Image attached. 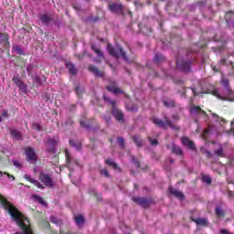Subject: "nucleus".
<instances>
[{
    "label": "nucleus",
    "instance_id": "obj_1",
    "mask_svg": "<svg viewBox=\"0 0 234 234\" xmlns=\"http://www.w3.org/2000/svg\"><path fill=\"white\" fill-rule=\"evenodd\" d=\"M221 84L225 88L226 92L222 91V89H214L212 91L213 96H216L218 100H226V96L231 92L229 90V80L228 79H221Z\"/></svg>",
    "mask_w": 234,
    "mask_h": 234
},
{
    "label": "nucleus",
    "instance_id": "obj_2",
    "mask_svg": "<svg viewBox=\"0 0 234 234\" xmlns=\"http://www.w3.org/2000/svg\"><path fill=\"white\" fill-rule=\"evenodd\" d=\"M107 48H108L109 54L111 56H112L113 58H120V56H121V58H122V59H124V61H127V55L125 54L123 49L122 48H120V46L112 48V46L111 44H108Z\"/></svg>",
    "mask_w": 234,
    "mask_h": 234
},
{
    "label": "nucleus",
    "instance_id": "obj_3",
    "mask_svg": "<svg viewBox=\"0 0 234 234\" xmlns=\"http://www.w3.org/2000/svg\"><path fill=\"white\" fill-rule=\"evenodd\" d=\"M103 100L105 101H108V103H111V105H112V114L114 116V118H116V120H118V122H123V112H122V111L118 110L116 108V101H112L111 99H109V97L103 95Z\"/></svg>",
    "mask_w": 234,
    "mask_h": 234
},
{
    "label": "nucleus",
    "instance_id": "obj_4",
    "mask_svg": "<svg viewBox=\"0 0 234 234\" xmlns=\"http://www.w3.org/2000/svg\"><path fill=\"white\" fill-rule=\"evenodd\" d=\"M153 122L155 125H157V127H162L163 129H167V127H171L172 129H175L173 123L171 122V121H169V119H167L166 116H165V122L164 121L156 117L153 118Z\"/></svg>",
    "mask_w": 234,
    "mask_h": 234
},
{
    "label": "nucleus",
    "instance_id": "obj_5",
    "mask_svg": "<svg viewBox=\"0 0 234 234\" xmlns=\"http://www.w3.org/2000/svg\"><path fill=\"white\" fill-rule=\"evenodd\" d=\"M176 67L184 72H189V70H191V61H186L182 58H178L176 60Z\"/></svg>",
    "mask_w": 234,
    "mask_h": 234
},
{
    "label": "nucleus",
    "instance_id": "obj_6",
    "mask_svg": "<svg viewBox=\"0 0 234 234\" xmlns=\"http://www.w3.org/2000/svg\"><path fill=\"white\" fill-rule=\"evenodd\" d=\"M38 180L42 182L46 187H54V183L52 182V178H50L49 175L40 174Z\"/></svg>",
    "mask_w": 234,
    "mask_h": 234
},
{
    "label": "nucleus",
    "instance_id": "obj_7",
    "mask_svg": "<svg viewBox=\"0 0 234 234\" xmlns=\"http://www.w3.org/2000/svg\"><path fill=\"white\" fill-rule=\"evenodd\" d=\"M26 154L27 162H29L30 164H36V162H37V155H36V152L33 148H26Z\"/></svg>",
    "mask_w": 234,
    "mask_h": 234
},
{
    "label": "nucleus",
    "instance_id": "obj_8",
    "mask_svg": "<svg viewBox=\"0 0 234 234\" xmlns=\"http://www.w3.org/2000/svg\"><path fill=\"white\" fill-rule=\"evenodd\" d=\"M25 180H27V182H30L33 184V186H36L38 187V189H45V186L39 183V181L32 179V176L30 175H25L24 176Z\"/></svg>",
    "mask_w": 234,
    "mask_h": 234
},
{
    "label": "nucleus",
    "instance_id": "obj_9",
    "mask_svg": "<svg viewBox=\"0 0 234 234\" xmlns=\"http://www.w3.org/2000/svg\"><path fill=\"white\" fill-rule=\"evenodd\" d=\"M107 90H110V92H113V94H122V90L118 88V84L116 82H113L112 85L106 87Z\"/></svg>",
    "mask_w": 234,
    "mask_h": 234
},
{
    "label": "nucleus",
    "instance_id": "obj_10",
    "mask_svg": "<svg viewBox=\"0 0 234 234\" xmlns=\"http://www.w3.org/2000/svg\"><path fill=\"white\" fill-rule=\"evenodd\" d=\"M169 193L170 195H173L176 198H179V200H184V194L180 192V190H176L173 187H169Z\"/></svg>",
    "mask_w": 234,
    "mask_h": 234
},
{
    "label": "nucleus",
    "instance_id": "obj_11",
    "mask_svg": "<svg viewBox=\"0 0 234 234\" xmlns=\"http://www.w3.org/2000/svg\"><path fill=\"white\" fill-rule=\"evenodd\" d=\"M111 12H123V5L122 4H112L109 5Z\"/></svg>",
    "mask_w": 234,
    "mask_h": 234
},
{
    "label": "nucleus",
    "instance_id": "obj_12",
    "mask_svg": "<svg viewBox=\"0 0 234 234\" xmlns=\"http://www.w3.org/2000/svg\"><path fill=\"white\" fill-rule=\"evenodd\" d=\"M181 142L183 144V145H185L186 147H188V149H195V144L193 143V141H190L187 137H183L181 139Z\"/></svg>",
    "mask_w": 234,
    "mask_h": 234
},
{
    "label": "nucleus",
    "instance_id": "obj_13",
    "mask_svg": "<svg viewBox=\"0 0 234 234\" xmlns=\"http://www.w3.org/2000/svg\"><path fill=\"white\" fill-rule=\"evenodd\" d=\"M10 134L12 138L15 140H22L23 135L21 134V132L16 130V129H10Z\"/></svg>",
    "mask_w": 234,
    "mask_h": 234
},
{
    "label": "nucleus",
    "instance_id": "obj_14",
    "mask_svg": "<svg viewBox=\"0 0 234 234\" xmlns=\"http://www.w3.org/2000/svg\"><path fill=\"white\" fill-rule=\"evenodd\" d=\"M5 176H7L8 180L11 182H14L16 180V177L6 172H1L0 171V182H5Z\"/></svg>",
    "mask_w": 234,
    "mask_h": 234
},
{
    "label": "nucleus",
    "instance_id": "obj_15",
    "mask_svg": "<svg viewBox=\"0 0 234 234\" xmlns=\"http://www.w3.org/2000/svg\"><path fill=\"white\" fill-rule=\"evenodd\" d=\"M89 70L90 72H93V74L99 78H103V72L100 71V69H98V68L94 67V66H90L89 67Z\"/></svg>",
    "mask_w": 234,
    "mask_h": 234
},
{
    "label": "nucleus",
    "instance_id": "obj_16",
    "mask_svg": "<svg viewBox=\"0 0 234 234\" xmlns=\"http://www.w3.org/2000/svg\"><path fill=\"white\" fill-rule=\"evenodd\" d=\"M190 112L192 114H205L206 115V112H204L200 107L198 106H191L190 108Z\"/></svg>",
    "mask_w": 234,
    "mask_h": 234
},
{
    "label": "nucleus",
    "instance_id": "obj_17",
    "mask_svg": "<svg viewBox=\"0 0 234 234\" xmlns=\"http://www.w3.org/2000/svg\"><path fill=\"white\" fill-rule=\"evenodd\" d=\"M133 202L139 204V206H147V199L144 197H133Z\"/></svg>",
    "mask_w": 234,
    "mask_h": 234
},
{
    "label": "nucleus",
    "instance_id": "obj_18",
    "mask_svg": "<svg viewBox=\"0 0 234 234\" xmlns=\"http://www.w3.org/2000/svg\"><path fill=\"white\" fill-rule=\"evenodd\" d=\"M75 222L79 228H81V226H83L85 223V218H83V216H78L75 218Z\"/></svg>",
    "mask_w": 234,
    "mask_h": 234
},
{
    "label": "nucleus",
    "instance_id": "obj_19",
    "mask_svg": "<svg viewBox=\"0 0 234 234\" xmlns=\"http://www.w3.org/2000/svg\"><path fill=\"white\" fill-rule=\"evenodd\" d=\"M194 222L197 226H207V218H197V219H194Z\"/></svg>",
    "mask_w": 234,
    "mask_h": 234
},
{
    "label": "nucleus",
    "instance_id": "obj_20",
    "mask_svg": "<svg viewBox=\"0 0 234 234\" xmlns=\"http://www.w3.org/2000/svg\"><path fill=\"white\" fill-rule=\"evenodd\" d=\"M66 67L69 70V74H76V67H74V64L68 62Z\"/></svg>",
    "mask_w": 234,
    "mask_h": 234
},
{
    "label": "nucleus",
    "instance_id": "obj_21",
    "mask_svg": "<svg viewBox=\"0 0 234 234\" xmlns=\"http://www.w3.org/2000/svg\"><path fill=\"white\" fill-rule=\"evenodd\" d=\"M127 111H131V112H136L138 111V106L136 104H126Z\"/></svg>",
    "mask_w": 234,
    "mask_h": 234
},
{
    "label": "nucleus",
    "instance_id": "obj_22",
    "mask_svg": "<svg viewBox=\"0 0 234 234\" xmlns=\"http://www.w3.org/2000/svg\"><path fill=\"white\" fill-rule=\"evenodd\" d=\"M32 78H33L34 82L37 83V85H41L42 80H45V77L41 78L37 75L32 76Z\"/></svg>",
    "mask_w": 234,
    "mask_h": 234
},
{
    "label": "nucleus",
    "instance_id": "obj_23",
    "mask_svg": "<svg viewBox=\"0 0 234 234\" xmlns=\"http://www.w3.org/2000/svg\"><path fill=\"white\" fill-rule=\"evenodd\" d=\"M133 141H134V144H136V145H137L138 147H142V144H144V141H143L142 139H140V138L138 137V135H135V136L133 137Z\"/></svg>",
    "mask_w": 234,
    "mask_h": 234
},
{
    "label": "nucleus",
    "instance_id": "obj_24",
    "mask_svg": "<svg viewBox=\"0 0 234 234\" xmlns=\"http://www.w3.org/2000/svg\"><path fill=\"white\" fill-rule=\"evenodd\" d=\"M14 50L16 54H19V56H24L25 55V51L23 50V48H21V47L19 46H16L14 48Z\"/></svg>",
    "mask_w": 234,
    "mask_h": 234
},
{
    "label": "nucleus",
    "instance_id": "obj_25",
    "mask_svg": "<svg viewBox=\"0 0 234 234\" xmlns=\"http://www.w3.org/2000/svg\"><path fill=\"white\" fill-rule=\"evenodd\" d=\"M106 164L108 165H111V167H113V169H118V165H116V163H114V161H112V159H107Z\"/></svg>",
    "mask_w": 234,
    "mask_h": 234
},
{
    "label": "nucleus",
    "instance_id": "obj_26",
    "mask_svg": "<svg viewBox=\"0 0 234 234\" xmlns=\"http://www.w3.org/2000/svg\"><path fill=\"white\" fill-rule=\"evenodd\" d=\"M70 145H72V147H75V149L77 151H80V149H81V143H74V141H69Z\"/></svg>",
    "mask_w": 234,
    "mask_h": 234
},
{
    "label": "nucleus",
    "instance_id": "obj_27",
    "mask_svg": "<svg viewBox=\"0 0 234 234\" xmlns=\"http://www.w3.org/2000/svg\"><path fill=\"white\" fill-rule=\"evenodd\" d=\"M92 50H94L95 54L99 56V58H103V53L100 48H96L94 46L91 47Z\"/></svg>",
    "mask_w": 234,
    "mask_h": 234
},
{
    "label": "nucleus",
    "instance_id": "obj_28",
    "mask_svg": "<svg viewBox=\"0 0 234 234\" xmlns=\"http://www.w3.org/2000/svg\"><path fill=\"white\" fill-rule=\"evenodd\" d=\"M40 19H41L42 23H44L45 25H47L48 23V21H50V18L47 15H42L40 16Z\"/></svg>",
    "mask_w": 234,
    "mask_h": 234
},
{
    "label": "nucleus",
    "instance_id": "obj_29",
    "mask_svg": "<svg viewBox=\"0 0 234 234\" xmlns=\"http://www.w3.org/2000/svg\"><path fill=\"white\" fill-rule=\"evenodd\" d=\"M172 151L176 154H182V149L179 146L174 145Z\"/></svg>",
    "mask_w": 234,
    "mask_h": 234
},
{
    "label": "nucleus",
    "instance_id": "obj_30",
    "mask_svg": "<svg viewBox=\"0 0 234 234\" xmlns=\"http://www.w3.org/2000/svg\"><path fill=\"white\" fill-rule=\"evenodd\" d=\"M216 215L218 217H224V210L220 207H216Z\"/></svg>",
    "mask_w": 234,
    "mask_h": 234
},
{
    "label": "nucleus",
    "instance_id": "obj_31",
    "mask_svg": "<svg viewBox=\"0 0 234 234\" xmlns=\"http://www.w3.org/2000/svg\"><path fill=\"white\" fill-rule=\"evenodd\" d=\"M215 154H217V156H224L222 145H219L218 149L215 151Z\"/></svg>",
    "mask_w": 234,
    "mask_h": 234
},
{
    "label": "nucleus",
    "instance_id": "obj_32",
    "mask_svg": "<svg viewBox=\"0 0 234 234\" xmlns=\"http://www.w3.org/2000/svg\"><path fill=\"white\" fill-rule=\"evenodd\" d=\"M50 220L53 224L61 225V220H59L58 218L51 216Z\"/></svg>",
    "mask_w": 234,
    "mask_h": 234
},
{
    "label": "nucleus",
    "instance_id": "obj_33",
    "mask_svg": "<svg viewBox=\"0 0 234 234\" xmlns=\"http://www.w3.org/2000/svg\"><path fill=\"white\" fill-rule=\"evenodd\" d=\"M48 142L49 145L54 146V145H57L58 140V139H54V138H48Z\"/></svg>",
    "mask_w": 234,
    "mask_h": 234
},
{
    "label": "nucleus",
    "instance_id": "obj_34",
    "mask_svg": "<svg viewBox=\"0 0 234 234\" xmlns=\"http://www.w3.org/2000/svg\"><path fill=\"white\" fill-rule=\"evenodd\" d=\"M34 199L37 200V202H38L39 204L45 206V200L43 199V197H40L39 196H34Z\"/></svg>",
    "mask_w": 234,
    "mask_h": 234
},
{
    "label": "nucleus",
    "instance_id": "obj_35",
    "mask_svg": "<svg viewBox=\"0 0 234 234\" xmlns=\"http://www.w3.org/2000/svg\"><path fill=\"white\" fill-rule=\"evenodd\" d=\"M164 105L165 107H175V101H165Z\"/></svg>",
    "mask_w": 234,
    "mask_h": 234
},
{
    "label": "nucleus",
    "instance_id": "obj_36",
    "mask_svg": "<svg viewBox=\"0 0 234 234\" xmlns=\"http://www.w3.org/2000/svg\"><path fill=\"white\" fill-rule=\"evenodd\" d=\"M202 181L205 182V184H211V177H209V176H203Z\"/></svg>",
    "mask_w": 234,
    "mask_h": 234
},
{
    "label": "nucleus",
    "instance_id": "obj_37",
    "mask_svg": "<svg viewBox=\"0 0 234 234\" xmlns=\"http://www.w3.org/2000/svg\"><path fill=\"white\" fill-rule=\"evenodd\" d=\"M34 69V66L32 64L27 65V72L30 76L32 74V70Z\"/></svg>",
    "mask_w": 234,
    "mask_h": 234
},
{
    "label": "nucleus",
    "instance_id": "obj_38",
    "mask_svg": "<svg viewBox=\"0 0 234 234\" xmlns=\"http://www.w3.org/2000/svg\"><path fill=\"white\" fill-rule=\"evenodd\" d=\"M12 163L15 167H16L17 169H21V163H19L18 160H13Z\"/></svg>",
    "mask_w": 234,
    "mask_h": 234
},
{
    "label": "nucleus",
    "instance_id": "obj_39",
    "mask_svg": "<svg viewBox=\"0 0 234 234\" xmlns=\"http://www.w3.org/2000/svg\"><path fill=\"white\" fill-rule=\"evenodd\" d=\"M1 41H8V35H3L0 33V43Z\"/></svg>",
    "mask_w": 234,
    "mask_h": 234
},
{
    "label": "nucleus",
    "instance_id": "obj_40",
    "mask_svg": "<svg viewBox=\"0 0 234 234\" xmlns=\"http://www.w3.org/2000/svg\"><path fill=\"white\" fill-rule=\"evenodd\" d=\"M75 91H76L77 96H80L83 92V90H81V88H80V86H77L75 88Z\"/></svg>",
    "mask_w": 234,
    "mask_h": 234
},
{
    "label": "nucleus",
    "instance_id": "obj_41",
    "mask_svg": "<svg viewBox=\"0 0 234 234\" xmlns=\"http://www.w3.org/2000/svg\"><path fill=\"white\" fill-rule=\"evenodd\" d=\"M33 127L36 131H43V127H41L39 123H34Z\"/></svg>",
    "mask_w": 234,
    "mask_h": 234
},
{
    "label": "nucleus",
    "instance_id": "obj_42",
    "mask_svg": "<svg viewBox=\"0 0 234 234\" xmlns=\"http://www.w3.org/2000/svg\"><path fill=\"white\" fill-rule=\"evenodd\" d=\"M13 81L14 83H16V85H17V87L22 83L19 78L17 77L13 78Z\"/></svg>",
    "mask_w": 234,
    "mask_h": 234
},
{
    "label": "nucleus",
    "instance_id": "obj_43",
    "mask_svg": "<svg viewBox=\"0 0 234 234\" xmlns=\"http://www.w3.org/2000/svg\"><path fill=\"white\" fill-rule=\"evenodd\" d=\"M149 142H150L151 145H158V140H156V139H151V137H150Z\"/></svg>",
    "mask_w": 234,
    "mask_h": 234
},
{
    "label": "nucleus",
    "instance_id": "obj_44",
    "mask_svg": "<svg viewBox=\"0 0 234 234\" xmlns=\"http://www.w3.org/2000/svg\"><path fill=\"white\" fill-rule=\"evenodd\" d=\"M164 58V57H162V55H155L154 56V61H162V59Z\"/></svg>",
    "mask_w": 234,
    "mask_h": 234
},
{
    "label": "nucleus",
    "instance_id": "obj_45",
    "mask_svg": "<svg viewBox=\"0 0 234 234\" xmlns=\"http://www.w3.org/2000/svg\"><path fill=\"white\" fill-rule=\"evenodd\" d=\"M19 89H21V90L25 91L27 90V85H25V83L21 82L18 86Z\"/></svg>",
    "mask_w": 234,
    "mask_h": 234
},
{
    "label": "nucleus",
    "instance_id": "obj_46",
    "mask_svg": "<svg viewBox=\"0 0 234 234\" xmlns=\"http://www.w3.org/2000/svg\"><path fill=\"white\" fill-rule=\"evenodd\" d=\"M80 125L81 127H85L86 129H89L90 127L87 124V122H85V121H80Z\"/></svg>",
    "mask_w": 234,
    "mask_h": 234
},
{
    "label": "nucleus",
    "instance_id": "obj_47",
    "mask_svg": "<svg viewBox=\"0 0 234 234\" xmlns=\"http://www.w3.org/2000/svg\"><path fill=\"white\" fill-rule=\"evenodd\" d=\"M118 144L121 147H123V138L122 137L118 138Z\"/></svg>",
    "mask_w": 234,
    "mask_h": 234
},
{
    "label": "nucleus",
    "instance_id": "obj_48",
    "mask_svg": "<svg viewBox=\"0 0 234 234\" xmlns=\"http://www.w3.org/2000/svg\"><path fill=\"white\" fill-rule=\"evenodd\" d=\"M101 175H103L104 176H109V171H107V169H102L101 171Z\"/></svg>",
    "mask_w": 234,
    "mask_h": 234
},
{
    "label": "nucleus",
    "instance_id": "obj_49",
    "mask_svg": "<svg viewBox=\"0 0 234 234\" xmlns=\"http://www.w3.org/2000/svg\"><path fill=\"white\" fill-rule=\"evenodd\" d=\"M65 151H66L67 160H70V154L69 153V150H65Z\"/></svg>",
    "mask_w": 234,
    "mask_h": 234
},
{
    "label": "nucleus",
    "instance_id": "obj_50",
    "mask_svg": "<svg viewBox=\"0 0 234 234\" xmlns=\"http://www.w3.org/2000/svg\"><path fill=\"white\" fill-rule=\"evenodd\" d=\"M3 116H8V112H4Z\"/></svg>",
    "mask_w": 234,
    "mask_h": 234
},
{
    "label": "nucleus",
    "instance_id": "obj_51",
    "mask_svg": "<svg viewBox=\"0 0 234 234\" xmlns=\"http://www.w3.org/2000/svg\"><path fill=\"white\" fill-rule=\"evenodd\" d=\"M111 122V117L106 118V123H109Z\"/></svg>",
    "mask_w": 234,
    "mask_h": 234
},
{
    "label": "nucleus",
    "instance_id": "obj_52",
    "mask_svg": "<svg viewBox=\"0 0 234 234\" xmlns=\"http://www.w3.org/2000/svg\"><path fill=\"white\" fill-rule=\"evenodd\" d=\"M173 118L174 120H178V115H174Z\"/></svg>",
    "mask_w": 234,
    "mask_h": 234
},
{
    "label": "nucleus",
    "instance_id": "obj_53",
    "mask_svg": "<svg viewBox=\"0 0 234 234\" xmlns=\"http://www.w3.org/2000/svg\"><path fill=\"white\" fill-rule=\"evenodd\" d=\"M6 178L8 179V176H4V182L6 180Z\"/></svg>",
    "mask_w": 234,
    "mask_h": 234
},
{
    "label": "nucleus",
    "instance_id": "obj_54",
    "mask_svg": "<svg viewBox=\"0 0 234 234\" xmlns=\"http://www.w3.org/2000/svg\"><path fill=\"white\" fill-rule=\"evenodd\" d=\"M208 133V131H207V130H206V131H205V133Z\"/></svg>",
    "mask_w": 234,
    "mask_h": 234
},
{
    "label": "nucleus",
    "instance_id": "obj_55",
    "mask_svg": "<svg viewBox=\"0 0 234 234\" xmlns=\"http://www.w3.org/2000/svg\"><path fill=\"white\" fill-rule=\"evenodd\" d=\"M229 196L231 197V192L229 193Z\"/></svg>",
    "mask_w": 234,
    "mask_h": 234
},
{
    "label": "nucleus",
    "instance_id": "obj_56",
    "mask_svg": "<svg viewBox=\"0 0 234 234\" xmlns=\"http://www.w3.org/2000/svg\"><path fill=\"white\" fill-rule=\"evenodd\" d=\"M170 162H171V164H173V162H175V161L171 160Z\"/></svg>",
    "mask_w": 234,
    "mask_h": 234
},
{
    "label": "nucleus",
    "instance_id": "obj_57",
    "mask_svg": "<svg viewBox=\"0 0 234 234\" xmlns=\"http://www.w3.org/2000/svg\"><path fill=\"white\" fill-rule=\"evenodd\" d=\"M193 92H194V94H197V93H195L194 90H193Z\"/></svg>",
    "mask_w": 234,
    "mask_h": 234
}]
</instances>
